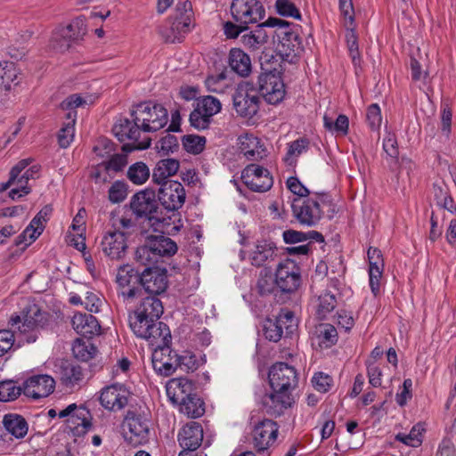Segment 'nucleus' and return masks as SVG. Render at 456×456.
<instances>
[{
  "label": "nucleus",
  "mask_w": 456,
  "mask_h": 456,
  "mask_svg": "<svg viewBox=\"0 0 456 456\" xmlns=\"http://www.w3.org/2000/svg\"><path fill=\"white\" fill-rule=\"evenodd\" d=\"M131 115L132 121L127 118L119 119L114 125L113 132L119 141H133L134 148L137 150H144L151 145V138L142 137V134L159 131L168 121L167 110L162 105L151 102L137 105Z\"/></svg>",
  "instance_id": "obj_1"
},
{
  "label": "nucleus",
  "mask_w": 456,
  "mask_h": 456,
  "mask_svg": "<svg viewBox=\"0 0 456 456\" xmlns=\"http://www.w3.org/2000/svg\"><path fill=\"white\" fill-rule=\"evenodd\" d=\"M268 379L273 392L265 396L264 406L268 414L280 416L294 403L291 392L297 387L298 375L294 367L276 362L270 368Z\"/></svg>",
  "instance_id": "obj_2"
},
{
  "label": "nucleus",
  "mask_w": 456,
  "mask_h": 456,
  "mask_svg": "<svg viewBox=\"0 0 456 456\" xmlns=\"http://www.w3.org/2000/svg\"><path fill=\"white\" fill-rule=\"evenodd\" d=\"M135 231L136 225L132 218L111 213L100 242L103 255L110 260H122L128 249V239Z\"/></svg>",
  "instance_id": "obj_3"
},
{
  "label": "nucleus",
  "mask_w": 456,
  "mask_h": 456,
  "mask_svg": "<svg viewBox=\"0 0 456 456\" xmlns=\"http://www.w3.org/2000/svg\"><path fill=\"white\" fill-rule=\"evenodd\" d=\"M47 321V314L30 301H25L20 314L12 315L10 325L24 336V341L33 343L37 340V329L42 327Z\"/></svg>",
  "instance_id": "obj_4"
},
{
  "label": "nucleus",
  "mask_w": 456,
  "mask_h": 456,
  "mask_svg": "<svg viewBox=\"0 0 456 456\" xmlns=\"http://www.w3.org/2000/svg\"><path fill=\"white\" fill-rule=\"evenodd\" d=\"M86 103L78 94H71L59 106V119H63L59 128V147L67 148L74 140L77 108Z\"/></svg>",
  "instance_id": "obj_5"
},
{
  "label": "nucleus",
  "mask_w": 456,
  "mask_h": 456,
  "mask_svg": "<svg viewBox=\"0 0 456 456\" xmlns=\"http://www.w3.org/2000/svg\"><path fill=\"white\" fill-rule=\"evenodd\" d=\"M129 326L137 338L147 340L151 346L171 338L167 324L134 313L129 315Z\"/></svg>",
  "instance_id": "obj_6"
},
{
  "label": "nucleus",
  "mask_w": 456,
  "mask_h": 456,
  "mask_svg": "<svg viewBox=\"0 0 456 456\" xmlns=\"http://www.w3.org/2000/svg\"><path fill=\"white\" fill-rule=\"evenodd\" d=\"M328 205H330V200L327 195L315 194L306 199H295L292 209L300 224L314 226L322 218V208Z\"/></svg>",
  "instance_id": "obj_7"
},
{
  "label": "nucleus",
  "mask_w": 456,
  "mask_h": 456,
  "mask_svg": "<svg viewBox=\"0 0 456 456\" xmlns=\"http://www.w3.org/2000/svg\"><path fill=\"white\" fill-rule=\"evenodd\" d=\"M59 419H65V431L73 436H84L91 428V414L83 406L69 404L59 411Z\"/></svg>",
  "instance_id": "obj_8"
},
{
  "label": "nucleus",
  "mask_w": 456,
  "mask_h": 456,
  "mask_svg": "<svg viewBox=\"0 0 456 456\" xmlns=\"http://www.w3.org/2000/svg\"><path fill=\"white\" fill-rule=\"evenodd\" d=\"M171 338L154 344L151 362L154 370L163 376L172 375L177 370V353L173 351L168 344Z\"/></svg>",
  "instance_id": "obj_9"
},
{
  "label": "nucleus",
  "mask_w": 456,
  "mask_h": 456,
  "mask_svg": "<svg viewBox=\"0 0 456 456\" xmlns=\"http://www.w3.org/2000/svg\"><path fill=\"white\" fill-rule=\"evenodd\" d=\"M231 13L237 22L248 26L262 20L265 10L258 0H232Z\"/></svg>",
  "instance_id": "obj_10"
},
{
  "label": "nucleus",
  "mask_w": 456,
  "mask_h": 456,
  "mask_svg": "<svg viewBox=\"0 0 456 456\" xmlns=\"http://www.w3.org/2000/svg\"><path fill=\"white\" fill-rule=\"evenodd\" d=\"M259 93L249 84L240 85L233 95V106L240 117L252 118L259 110Z\"/></svg>",
  "instance_id": "obj_11"
},
{
  "label": "nucleus",
  "mask_w": 456,
  "mask_h": 456,
  "mask_svg": "<svg viewBox=\"0 0 456 456\" xmlns=\"http://www.w3.org/2000/svg\"><path fill=\"white\" fill-rule=\"evenodd\" d=\"M265 71L259 76V94L270 104L281 102L285 96V86L281 76L272 70L262 68Z\"/></svg>",
  "instance_id": "obj_12"
},
{
  "label": "nucleus",
  "mask_w": 456,
  "mask_h": 456,
  "mask_svg": "<svg viewBox=\"0 0 456 456\" xmlns=\"http://www.w3.org/2000/svg\"><path fill=\"white\" fill-rule=\"evenodd\" d=\"M150 428L148 421L141 416L131 415L125 419L123 436L126 442L134 446H139L149 441Z\"/></svg>",
  "instance_id": "obj_13"
},
{
  "label": "nucleus",
  "mask_w": 456,
  "mask_h": 456,
  "mask_svg": "<svg viewBox=\"0 0 456 456\" xmlns=\"http://www.w3.org/2000/svg\"><path fill=\"white\" fill-rule=\"evenodd\" d=\"M155 198L156 195L153 191L143 190L133 196L130 206L137 216L147 217L154 230H158L159 227L156 226V223L159 224V220L154 216V213L158 208Z\"/></svg>",
  "instance_id": "obj_14"
},
{
  "label": "nucleus",
  "mask_w": 456,
  "mask_h": 456,
  "mask_svg": "<svg viewBox=\"0 0 456 456\" xmlns=\"http://www.w3.org/2000/svg\"><path fill=\"white\" fill-rule=\"evenodd\" d=\"M241 179L245 185L253 191H269L273 183L270 172L258 165H248L242 171Z\"/></svg>",
  "instance_id": "obj_15"
},
{
  "label": "nucleus",
  "mask_w": 456,
  "mask_h": 456,
  "mask_svg": "<svg viewBox=\"0 0 456 456\" xmlns=\"http://www.w3.org/2000/svg\"><path fill=\"white\" fill-rule=\"evenodd\" d=\"M160 185L158 198L161 205L167 210L179 209L185 201V191L183 184L177 181L167 180Z\"/></svg>",
  "instance_id": "obj_16"
},
{
  "label": "nucleus",
  "mask_w": 456,
  "mask_h": 456,
  "mask_svg": "<svg viewBox=\"0 0 456 456\" xmlns=\"http://www.w3.org/2000/svg\"><path fill=\"white\" fill-rule=\"evenodd\" d=\"M279 428L276 422L264 419L258 422L252 431L253 445L258 452L270 448L276 441Z\"/></svg>",
  "instance_id": "obj_17"
},
{
  "label": "nucleus",
  "mask_w": 456,
  "mask_h": 456,
  "mask_svg": "<svg viewBox=\"0 0 456 456\" xmlns=\"http://www.w3.org/2000/svg\"><path fill=\"white\" fill-rule=\"evenodd\" d=\"M55 380L49 375L39 374L28 378L22 385L23 394L33 399L48 396L54 389Z\"/></svg>",
  "instance_id": "obj_18"
},
{
  "label": "nucleus",
  "mask_w": 456,
  "mask_h": 456,
  "mask_svg": "<svg viewBox=\"0 0 456 456\" xmlns=\"http://www.w3.org/2000/svg\"><path fill=\"white\" fill-rule=\"evenodd\" d=\"M107 159L97 165L92 172L91 176L94 179L95 183L108 182L111 178L112 174L121 171L127 164L126 155L123 153L114 154L113 152Z\"/></svg>",
  "instance_id": "obj_19"
},
{
  "label": "nucleus",
  "mask_w": 456,
  "mask_h": 456,
  "mask_svg": "<svg viewBox=\"0 0 456 456\" xmlns=\"http://www.w3.org/2000/svg\"><path fill=\"white\" fill-rule=\"evenodd\" d=\"M159 289L152 290L150 289V287H147L143 290L142 302L134 313L158 321L163 314V305L160 299L157 297V295L164 293L166 287H159Z\"/></svg>",
  "instance_id": "obj_20"
},
{
  "label": "nucleus",
  "mask_w": 456,
  "mask_h": 456,
  "mask_svg": "<svg viewBox=\"0 0 456 456\" xmlns=\"http://www.w3.org/2000/svg\"><path fill=\"white\" fill-rule=\"evenodd\" d=\"M128 391L119 384L104 387L100 395V403L106 410L118 411L127 404Z\"/></svg>",
  "instance_id": "obj_21"
},
{
  "label": "nucleus",
  "mask_w": 456,
  "mask_h": 456,
  "mask_svg": "<svg viewBox=\"0 0 456 456\" xmlns=\"http://www.w3.org/2000/svg\"><path fill=\"white\" fill-rule=\"evenodd\" d=\"M278 23L275 27H278L276 31L279 43L277 48L281 54L289 57L296 55L300 49V41L298 35L288 28V22Z\"/></svg>",
  "instance_id": "obj_22"
},
{
  "label": "nucleus",
  "mask_w": 456,
  "mask_h": 456,
  "mask_svg": "<svg viewBox=\"0 0 456 456\" xmlns=\"http://www.w3.org/2000/svg\"><path fill=\"white\" fill-rule=\"evenodd\" d=\"M178 442L183 451L196 452L203 442V428L198 422L186 424L178 433Z\"/></svg>",
  "instance_id": "obj_23"
},
{
  "label": "nucleus",
  "mask_w": 456,
  "mask_h": 456,
  "mask_svg": "<svg viewBox=\"0 0 456 456\" xmlns=\"http://www.w3.org/2000/svg\"><path fill=\"white\" fill-rule=\"evenodd\" d=\"M86 33L85 20L74 19L61 30V40H59V52L70 50Z\"/></svg>",
  "instance_id": "obj_24"
},
{
  "label": "nucleus",
  "mask_w": 456,
  "mask_h": 456,
  "mask_svg": "<svg viewBox=\"0 0 456 456\" xmlns=\"http://www.w3.org/2000/svg\"><path fill=\"white\" fill-rule=\"evenodd\" d=\"M59 379L64 393L73 392L83 379L81 367L70 361H62L59 370Z\"/></svg>",
  "instance_id": "obj_25"
},
{
  "label": "nucleus",
  "mask_w": 456,
  "mask_h": 456,
  "mask_svg": "<svg viewBox=\"0 0 456 456\" xmlns=\"http://www.w3.org/2000/svg\"><path fill=\"white\" fill-rule=\"evenodd\" d=\"M194 389V383L187 378H174L166 385L167 395L173 404H178L187 397L193 395Z\"/></svg>",
  "instance_id": "obj_26"
},
{
  "label": "nucleus",
  "mask_w": 456,
  "mask_h": 456,
  "mask_svg": "<svg viewBox=\"0 0 456 456\" xmlns=\"http://www.w3.org/2000/svg\"><path fill=\"white\" fill-rule=\"evenodd\" d=\"M278 23H285L280 19H268L266 21L257 25L254 31L244 34L240 37V43L248 49L256 50L260 45L267 42L268 36L265 32V27H275Z\"/></svg>",
  "instance_id": "obj_27"
},
{
  "label": "nucleus",
  "mask_w": 456,
  "mask_h": 456,
  "mask_svg": "<svg viewBox=\"0 0 456 456\" xmlns=\"http://www.w3.org/2000/svg\"><path fill=\"white\" fill-rule=\"evenodd\" d=\"M277 256L275 244L267 240H257L249 252L250 263L255 266H263L274 260Z\"/></svg>",
  "instance_id": "obj_28"
},
{
  "label": "nucleus",
  "mask_w": 456,
  "mask_h": 456,
  "mask_svg": "<svg viewBox=\"0 0 456 456\" xmlns=\"http://www.w3.org/2000/svg\"><path fill=\"white\" fill-rule=\"evenodd\" d=\"M240 150L248 160H260L266 156V148L259 138L245 134L239 137Z\"/></svg>",
  "instance_id": "obj_29"
},
{
  "label": "nucleus",
  "mask_w": 456,
  "mask_h": 456,
  "mask_svg": "<svg viewBox=\"0 0 456 456\" xmlns=\"http://www.w3.org/2000/svg\"><path fill=\"white\" fill-rule=\"evenodd\" d=\"M71 324L77 333L86 337L98 335L101 330L97 319L86 313H76L71 319Z\"/></svg>",
  "instance_id": "obj_30"
},
{
  "label": "nucleus",
  "mask_w": 456,
  "mask_h": 456,
  "mask_svg": "<svg viewBox=\"0 0 456 456\" xmlns=\"http://www.w3.org/2000/svg\"><path fill=\"white\" fill-rule=\"evenodd\" d=\"M300 268L292 260L287 259L281 263L275 273L276 285L284 284H298L300 282Z\"/></svg>",
  "instance_id": "obj_31"
},
{
  "label": "nucleus",
  "mask_w": 456,
  "mask_h": 456,
  "mask_svg": "<svg viewBox=\"0 0 456 456\" xmlns=\"http://www.w3.org/2000/svg\"><path fill=\"white\" fill-rule=\"evenodd\" d=\"M312 304L317 318L324 320L337 305L336 296L328 289H323L313 298Z\"/></svg>",
  "instance_id": "obj_32"
},
{
  "label": "nucleus",
  "mask_w": 456,
  "mask_h": 456,
  "mask_svg": "<svg viewBox=\"0 0 456 456\" xmlns=\"http://www.w3.org/2000/svg\"><path fill=\"white\" fill-rule=\"evenodd\" d=\"M313 343L322 348H330L334 346L338 338L336 328L330 323H320L315 326L313 332Z\"/></svg>",
  "instance_id": "obj_33"
},
{
  "label": "nucleus",
  "mask_w": 456,
  "mask_h": 456,
  "mask_svg": "<svg viewBox=\"0 0 456 456\" xmlns=\"http://www.w3.org/2000/svg\"><path fill=\"white\" fill-rule=\"evenodd\" d=\"M369 261V285H379L384 270V259L381 251L370 247L367 252Z\"/></svg>",
  "instance_id": "obj_34"
},
{
  "label": "nucleus",
  "mask_w": 456,
  "mask_h": 456,
  "mask_svg": "<svg viewBox=\"0 0 456 456\" xmlns=\"http://www.w3.org/2000/svg\"><path fill=\"white\" fill-rule=\"evenodd\" d=\"M229 65L240 77H247L251 71L249 56L239 48H232L230 51Z\"/></svg>",
  "instance_id": "obj_35"
},
{
  "label": "nucleus",
  "mask_w": 456,
  "mask_h": 456,
  "mask_svg": "<svg viewBox=\"0 0 456 456\" xmlns=\"http://www.w3.org/2000/svg\"><path fill=\"white\" fill-rule=\"evenodd\" d=\"M151 249L159 259L162 256H171L177 251V246L174 240L165 236H153L147 239Z\"/></svg>",
  "instance_id": "obj_36"
},
{
  "label": "nucleus",
  "mask_w": 456,
  "mask_h": 456,
  "mask_svg": "<svg viewBox=\"0 0 456 456\" xmlns=\"http://www.w3.org/2000/svg\"><path fill=\"white\" fill-rule=\"evenodd\" d=\"M3 424L5 429L18 439L23 438L28 430L26 419L18 414L9 413L4 415Z\"/></svg>",
  "instance_id": "obj_37"
},
{
  "label": "nucleus",
  "mask_w": 456,
  "mask_h": 456,
  "mask_svg": "<svg viewBox=\"0 0 456 456\" xmlns=\"http://www.w3.org/2000/svg\"><path fill=\"white\" fill-rule=\"evenodd\" d=\"M179 166V162L175 159H161L153 169L152 179L158 183L166 182L167 177L176 174Z\"/></svg>",
  "instance_id": "obj_38"
},
{
  "label": "nucleus",
  "mask_w": 456,
  "mask_h": 456,
  "mask_svg": "<svg viewBox=\"0 0 456 456\" xmlns=\"http://www.w3.org/2000/svg\"><path fill=\"white\" fill-rule=\"evenodd\" d=\"M20 83L18 71L13 62H0V87L10 92L13 86Z\"/></svg>",
  "instance_id": "obj_39"
},
{
  "label": "nucleus",
  "mask_w": 456,
  "mask_h": 456,
  "mask_svg": "<svg viewBox=\"0 0 456 456\" xmlns=\"http://www.w3.org/2000/svg\"><path fill=\"white\" fill-rule=\"evenodd\" d=\"M179 411L188 418L196 419L202 416L205 412L204 403L196 395L187 397L185 400L178 403Z\"/></svg>",
  "instance_id": "obj_40"
},
{
  "label": "nucleus",
  "mask_w": 456,
  "mask_h": 456,
  "mask_svg": "<svg viewBox=\"0 0 456 456\" xmlns=\"http://www.w3.org/2000/svg\"><path fill=\"white\" fill-rule=\"evenodd\" d=\"M71 350L74 357L81 362H88L97 354V348L89 340L83 338H76Z\"/></svg>",
  "instance_id": "obj_41"
},
{
  "label": "nucleus",
  "mask_w": 456,
  "mask_h": 456,
  "mask_svg": "<svg viewBox=\"0 0 456 456\" xmlns=\"http://www.w3.org/2000/svg\"><path fill=\"white\" fill-rule=\"evenodd\" d=\"M141 277L142 273L135 270L133 265L126 264L118 268L116 282L118 285H141Z\"/></svg>",
  "instance_id": "obj_42"
},
{
  "label": "nucleus",
  "mask_w": 456,
  "mask_h": 456,
  "mask_svg": "<svg viewBox=\"0 0 456 456\" xmlns=\"http://www.w3.org/2000/svg\"><path fill=\"white\" fill-rule=\"evenodd\" d=\"M167 280V270L165 267H147L142 273L141 285L153 283V285H166Z\"/></svg>",
  "instance_id": "obj_43"
},
{
  "label": "nucleus",
  "mask_w": 456,
  "mask_h": 456,
  "mask_svg": "<svg viewBox=\"0 0 456 456\" xmlns=\"http://www.w3.org/2000/svg\"><path fill=\"white\" fill-rule=\"evenodd\" d=\"M190 28H182L180 24L169 20L160 30L161 37L167 43L181 42Z\"/></svg>",
  "instance_id": "obj_44"
},
{
  "label": "nucleus",
  "mask_w": 456,
  "mask_h": 456,
  "mask_svg": "<svg viewBox=\"0 0 456 456\" xmlns=\"http://www.w3.org/2000/svg\"><path fill=\"white\" fill-rule=\"evenodd\" d=\"M324 127L332 133L339 135H346L349 129V119L346 115L340 114L336 120L330 117L327 113L323 116Z\"/></svg>",
  "instance_id": "obj_45"
},
{
  "label": "nucleus",
  "mask_w": 456,
  "mask_h": 456,
  "mask_svg": "<svg viewBox=\"0 0 456 456\" xmlns=\"http://www.w3.org/2000/svg\"><path fill=\"white\" fill-rule=\"evenodd\" d=\"M192 17V7L189 1L178 3L174 15L169 19L181 25L182 28H190Z\"/></svg>",
  "instance_id": "obj_46"
},
{
  "label": "nucleus",
  "mask_w": 456,
  "mask_h": 456,
  "mask_svg": "<svg viewBox=\"0 0 456 456\" xmlns=\"http://www.w3.org/2000/svg\"><path fill=\"white\" fill-rule=\"evenodd\" d=\"M127 178L134 184H143L150 177V169L143 162H136L131 165L126 173Z\"/></svg>",
  "instance_id": "obj_47"
},
{
  "label": "nucleus",
  "mask_w": 456,
  "mask_h": 456,
  "mask_svg": "<svg viewBox=\"0 0 456 456\" xmlns=\"http://www.w3.org/2000/svg\"><path fill=\"white\" fill-rule=\"evenodd\" d=\"M23 393L21 386L14 380L7 379L0 382V402H12Z\"/></svg>",
  "instance_id": "obj_48"
},
{
  "label": "nucleus",
  "mask_w": 456,
  "mask_h": 456,
  "mask_svg": "<svg viewBox=\"0 0 456 456\" xmlns=\"http://www.w3.org/2000/svg\"><path fill=\"white\" fill-rule=\"evenodd\" d=\"M275 321L287 336L294 334L297 329L298 321L292 311L282 309Z\"/></svg>",
  "instance_id": "obj_49"
},
{
  "label": "nucleus",
  "mask_w": 456,
  "mask_h": 456,
  "mask_svg": "<svg viewBox=\"0 0 456 456\" xmlns=\"http://www.w3.org/2000/svg\"><path fill=\"white\" fill-rule=\"evenodd\" d=\"M43 232L41 226L36 227L31 223L26 227V229L15 239V246L21 248L22 250L26 249L33 241H35L39 235Z\"/></svg>",
  "instance_id": "obj_50"
},
{
  "label": "nucleus",
  "mask_w": 456,
  "mask_h": 456,
  "mask_svg": "<svg viewBox=\"0 0 456 456\" xmlns=\"http://www.w3.org/2000/svg\"><path fill=\"white\" fill-rule=\"evenodd\" d=\"M424 428L420 424L412 427L409 434L399 433L395 436V440L411 447H418L421 444L422 432Z\"/></svg>",
  "instance_id": "obj_51"
},
{
  "label": "nucleus",
  "mask_w": 456,
  "mask_h": 456,
  "mask_svg": "<svg viewBox=\"0 0 456 456\" xmlns=\"http://www.w3.org/2000/svg\"><path fill=\"white\" fill-rule=\"evenodd\" d=\"M134 259L137 263L142 265H148L158 263L159 258L156 253L151 249V246L146 240V242L139 246L134 252Z\"/></svg>",
  "instance_id": "obj_52"
},
{
  "label": "nucleus",
  "mask_w": 456,
  "mask_h": 456,
  "mask_svg": "<svg viewBox=\"0 0 456 456\" xmlns=\"http://www.w3.org/2000/svg\"><path fill=\"white\" fill-rule=\"evenodd\" d=\"M195 108L212 118L220 112L222 104L218 99L213 96H205L197 102Z\"/></svg>",
  "instance_id": "obj_53"
},
{
  "label": "nucleus",
  "mask_w": 456,
  "mask_h": 456,
  "mask_svg": "<svg viewBox=\"0 0 456 456\" xmlns=\"http://www.w3.org/2000/svg\"><path fill=\"white\" fill-rule=\"evenodd\" d=\"M183 145L187 152L191 154H199L205 148L206 138L200 135L188 134L183 136Z\"/></svg>",
  "instance_id": "obj_54"
},
{
  "label": "nucleus",
  "mask_w": 456,
  "mask_h": 456,
  "mask_svg": "<svg viewBox=\"0 0 456 456\" xmlns=\"http://www.w3.org/2000/svg\"><path fill=\"white\" fill-rule=\"evenodd\" d=\"M308 142L305 140H296L292 142L289 147L284 161L287 165L292 166L295 164L298 156L307 150Z\"/></svg>",
  "instance_id": "obj_55"
},
{
  "label": "nucleus",
  "mask_w": 456,
  "mask_h": 456,
  "mask_svg": "<svg viewBox=\"0 0 456 456\" xmlns=\"http://www.w3.org/2000/svg\"><path fill=\"white\" fill-rule=\"evenodd\" d=\"M275 8L281 16L294 18L298 20H301L299 10L289 0H276Z\"/></svg>",
  "instance_id": "obj_56"
},
{
  "label": "nucleus",
  "mask_w": 456,
  "mask_h": 456,
  "mask_svg": "<svg viewBox=\"0 0 456 456\" xmlns=\"http://www.w3.org/2000/svg\"><path fill=\"white\" fill-rule=\"evenodd\" d=\"M205 84L208 91L218 94L224 93L227 87L226 77L224 73L208 76Z\"/></svg>",
  "instance_id": "obj_57"
},
{
  "label": "nucleus",
  "mask_w": 456,
  "mask_h": 456,
  "mask_svg": "<svg viewBox=\"0 0 456 456\" xmlns=\"http://www.w3.org/2000/svg\"><path fill=\"white\" fill-rule=\"evenodd\" d=\"M114 151V143L105 137L99 138L94 146V154L101 159H109Z\"/></svg>",
  "instance_id": "obj_58"
},
{
  "label": "nucleus",
  "mask_w": 456,
  "mask_h": 456,
  "mask_svg": "<svg viewBox=\"0 0 456 456\" xmlns=\"http://www.w3.org/2000/svg\"><path fill=\"white\" fill-rule=\"evenodd\" d=\"M127 196V185L125 182L116 181L109 189V200L112 203H120Z\"/></svg>",
  "instance_id": "obj_59"
},
{
  "label": "nucleus",
  "mask_w": 456,
  "mask_h": 456,
  "mask_svg": "<svg viewBox=\"0 0 456 456\" xmlns=\"http://www.w3.org/2000/svg\"><path fill=\"white\" fill-rule=\"evenodd\" d=\"M177 369L189 372L193 371L198 368V362L196 356L188 351L183 352L182 354H177Z\"/></svg>",
  "instance_id": "obj_60"
},
{
  "label": "nucleus",
  "mask_w": 456,
  "mask_h": 456,
  "mask_svg": "<svg viewBox=\"0 0 456 456\" xmlns=\"http://www.w3.org/2000/svg\"><path fill=\"white\" fill-rule=\"evenodd\" d=\"M211 119L212 118L210 116L196 108H194L190 114L191 125L199 130L208 128L211 123Z\"/></svg>",
  "instance_id": "obj_61"
},
{
  "label": "nucleus",
  "mask_w": 456,
  "mask_h": 456,
  "mask_svg": "<svg viewBox=\"0 0 456 456\" xmlns=\"http://www.w3.org/2000/svg\"><path fill=\"white\" fill-rule=\"evenodd\" d=\"M38 171L39 168L37 166H32L22 172L16 180V183H19L20 188L23 190V194L27 195L31 191L30 187L28 186V183L30 179H36L37 177Z\"/></svg>",
  "instance_id": "obj_62"
},
{
  "label": "nucleus",
  "mask_w": 456,
  "mask_h": 456,
  "mask_svg": "<svg viewBox=\"0 0 456 456\" xmlns=\"http://www.w3.org/2000/svg\"><path fill=\"white\" fill-rule=\"evenodd\" d=\"M264 335L268 340L278 342L283 335L282 327H280L276 321L266 320L264 324Z\"/></svg>",
  "instance_id": "obj_63"
},
{
  "label": "nucleus",
  "mask_w": 456,
  "mask_h": 456,
  "mask_svg": "<svg viewBox=\"0 0 456 456\" xmlns=\"http://www.w3.org/2000/svg\"><path fill=\"white\" fill-rule=\"evenodd\" d=\"M366 120L372 130H378L382 122L381 110L377 103L370 105L366 112Z\"/></svg>",
  "instance_id": "obj_64"
}]
</instances>
